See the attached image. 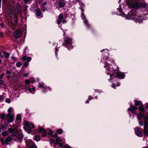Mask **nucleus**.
Instances as JSON below:
<instances>
[{
	"label": "nucleus",
	"instance_id": "f257e3e1",
	"mask_svg": "<svg viewBox=\"0 0 148 148\" xmlns=\"http://www.w3.org/2000/svg\"><path fill=\"white\" fill-rule=\"evenodd\" d=\"M106 67L107 68V70L109 71L110 75H113L115 77H117L118 78L120 79H123L125 76V75L124 74L122 73H119L118 71V67L116 66H115L116 67L115 69L114 68L112 67V73H110V65L107 63L106 65Z\"/></svg>",
	"mask_w": 148,
	"mask_h": 148
},
{
	"label": "nucleus",
	"instance_id": "f03ea898",
	"mask_svg": "<svg viewBox=\"0 0 148 148\" xmlns=\"http://www.w3.org/2000/svg\"><path fill=\"white\" fill-rule=\"evenodd\" d=\"M6 18L10 19L11 23L13 25H16L17 22V16L14 12H12L8 14Z\"/></svg>",
	"mask_w": 148,
	"mask_h": 148
},
{
	"label": "nucleus",
	"instance_id": "7ed1b4c3",
	"mask_svg": "<svg viewBox=\"0 0 148 148\" xmlns=\"http://www.w3.org/2000/svg\"><path fill=\"white\" fill-rule=\"evenodd\" d=\"M132 18L134 19L135 21L141 23L143 21V18L140 16H139V14L138 13L133 14L132 15Z\"/></svg>",
	"mask_w": 148,
	"mask_h": 148
},
{
	"label": "nucleus",
	"instance_id": "20e7f679",
	"mask_svg": "<svg viewBox=\"0 0 148 148\" xmlns=\"http://www.w3.org/2000/svg\"><path fill=\"white\" fill-rule=\"evenodd\" d=\"M129 6L130 8L133 7L135 8H137L138 5L135 1L134 0H129L127 1Z\"/></svg>",
	"mask_w": 148,
	"mask_h": 148
},
{
	"label": "nucleus",
	"instance_id": "39448f33",
	"mask_svg": "<svg viewBox=\"0 0 148 148\" xmlns=\"http://www.w3.org/2000/svg\"><path fill=\"white\" fill-rule=\"evenodd\" d=\"M24 125L25 126L23 127V128L26 130V127H28L29 129H32L34 127V126L32 124L29 123L28 121H24Z\"/></svg>",
	"mask_w": 148,
	"mask_h": 148
},
{
	"label": "nucleus",
	"instance_id": "423d86ee",
	"mask_svg": "<svg viewBox=\"0 0 148 148\" xmlns=\"http://www.w3.org/2000/svg\"><path fill=\"white\" fill-rule=\"evenodd\" d=\"M22 33V31L19 29H17L14 33V36L16 38L20 37Z\"/></svg>",
	"mask_w": 148,
	"mask_h": 148
},
{
	"label": "nucleus",
	"instance_id": "0eeeda50",
	"mask_svg": "<svg viewBox=\"0 0 148 148\" xmlns=\"http://www.w3.org/2000/svg\"><path fill=\"white\" fill-rule=\"evenodd\" d=\"M6 119L8 120L9 123H11L13 121L14 117L11 114H8L6 116Z\"/></svg>",
	"mask_w": 148,
	"mask_h": 148
},
{
	"label": "nucleus",
	"instance_id": "6e6552de",
	"mask_svg": "<svg viewBox=\"0 0 148 148\" xmlns=\"http://www.w3.org/2000/svg\"><path fill=\"white\" fill-rule=\"evenodd\" d=\"M72 42L71 39L68 37H66L64 40V43L63 44L64 46H66L67 45H71Z\"/></svg>",
	"mask_w": 148,
	"mask_h": 148
},
{
	"label": "nucleus",
	"instance_id": "1a4fd4ad",
	"mask_svg": "<svg viewBox=\"0 0 148 148\" xmlns=\"http://www.w3.org/2000/svg\"><path fill=\"white\" fill-rule=\"evenodd\" d=\"M8 131L9 133H11L13 136H15L17 134V131L16 128L14 129L10 128Z\"/></svg>",
	"mask_w": 148,
	"mask_h": 148
},
{
	"label": "nucleus",
	"instance_id": "9d476101",
	"mask_svg": "<svg viewBox=\"0 0 148 148\" xmlns=\"http://www.w3.org/2000/svg\"><path fill=\"white\" fill-rule=\"evenodd\" d=\"M12 139V138L11 137H8L5 140V144L6 145H8L9 144V143L11 141Z\"/></svg>",
	"mask_w": 148,
	"mask_h": 148
},
{
	"label": "nucleus",
	"instance_id": "9b49d317",
	"mask_svg": "<svg viewBox=\"0 0 148 148\" xmlns=\"http://www.w3.org/2000/svg\"><path fill=\"white\" fill-rule=\"evenodd\" d=\"M65 3L63 1H59L58 3V5L60 8H62L64 7L65 5Z\"/></svg>",
	"mask_w": 148,
	"mask_h": 148
},
{
	"label": "nucleus",
	"instance_id": "f8f14e48",
	"mask_svg": "<svg viewBox=\"0 0 148 148\" xmlns=\"http://www.w3.org/2000/svg\"><path fill=\"white\" fill-rule=\"evenodd\" d=\"M144 132L145 134L148 136V126L144 127Z\"/></svg>",
	"mask_w": 148,
	"mask_h": 148
},
{
	"label": "nucleus",
	"instance_id": "ddd939ff",
	"mask_svg": "<svg viewBox=\"0 0 148 148\" xmlns=\"http://www.w3.org/2000/svg\"><path fill=\"white\" fill-rule=\"evenodd\" d=\"M135 132L136 134H137L138 136H140L141 135V133L139 131L138 129L136 128L135 129Z\"/></svg>",
	"mask_w": 148,
	"mask_h": 148
},
{
	"label": "nucleus",
	"instance_id": "4468645a",
	"mask_svg": "<svg viewBox=\"0 0 148 148\" xmlns=\"http://www.w3.org/2000/svg\"><path fill=\"white\" fill-rule=\"evenodd\" d=\"M36 15L38 16H40L41 14V12L39 9L36 10Z\"/></svg>",
	"mask_w": 148,
	"mask_h": 148
},
{
	"label": "nucleus",
	"instance_id": "2eb2a0df",
	"mask_svg": "<svg viewBox=\"0 0 148 148\" xmlns=\"http://www.w3.org/2000/svg\"><path fill=\"white\" fill-rule=\"evenodd\" d=\"M135 105L136 106H138L141 104V103L139 101L135 100L134 101Z\"/></svg>",
	"mask_w": 148,
	"mask_h": 148
},
{
	"label": "nucleus",
	"instance_id": "dca6fc26",
	"mask_svg": "<svg viewBox=\"0 0 148 148\" xmlns=\"http://www.w3.org/2000/svg\"><path fill=\"white\" fill-rule=\"evenodd\" d=\"M34 140L36 141H39L40 140V136L37 135L35 136Z\"/></svg>",
	"mask_w": 148,
	"mask_h": 148
},
{
	"label": "nucleus",
	"instance_id": "f3484780",
	"mask_svg": "<svg viewBox=\"0 0 148 148\" xmlns=\"http://www.w3.org/2000/svg\"><path fill=\"white\" fill-rule=\"evenodd\" d=\"M56 141L57 143H60L62 141V139L60 138L57 137L56 139Z\"/></svg>",
	"mask_w": 148,
	"mask_h": 148
},
{
	"label": "nucleus",
	"instance_id": "a211bd4d",
	"mask_svg": "<svg viewBox=\"0 0 148 148\" xmlns=\"http://www.w3.org/2000/svg\"><path fill=\"white\" fill-rule=\"evenodd\" d=\"M3 53L5 55V57L6 58H8L9 56L10 55L9 53H8L5 52H3Z\"/></svg>",
	"mask_w": 148,
	"mask_h": 148
},
{
	"label": "nucleus",
	"instance_id": "6ab92c4d",
	"mask_svg": "<svg viewBox=\"0 0 148 148\" xmlns=\"http://www.w3.org/2000/svg\"><path fill=\"white\" fill-rule=\"evenodd\" d=\"M57 132L59 134H61L62 133V130L61 129H59L56 130Z\"/></svg>",
	"mask_w": 148,
	"mask_h": 148
},
{
	"label": "nucleus",
	"instance_id": "aec40b11",
	"mask_svg": "<svg viewBox=\"0 0 148 148\" xmlns=\"http://www.w3.org/2000/svg\"><path fill=\"white\" fill-rule=\"evenodd\" d=\"M0 118L2 119H4L5 116V114L3 113H1L0 115Z\"/></svg>",
	"mask_w": 148,
	"mask_h": 148
},
{
	"label": "nucleus",
	"instance_id": "412c9836",
	"mask_svg": "<svg viewBox=\"0 0 148 148\" xmlns=\"http://www.w3.org/2000/svg\"><path fill=\"white\" fill-rule=\"evenodd\" d=\"M137 117L138 119H141L142 118V115L140 113H139L137 115Z\"/></svg>",
	"mask_w": 148,
	"mask_h": 148
},
{
	"label": "nucleus",
	"instance_id": "4be33fe9",
	"mask_svg": "<svg viewBox=\"0 0 148 148\" xmlns=\"http://www.w3.org/2000/svg\"><path fill=\"white\" fill-rule=\"evenodd\" d=\"M21 64L20 62H18L16 64V66L18 67H20L21 66Z\"/></svg>",
	"mask_w": 148,
	"mask_h": 148
},
{
	"label": "nucleus",
	"instance_id": "5701e85b",
	"mask_svg": "<svg viewBox=\"0 0 148 148\" xmlns=\"http://www.w3.org/2000/svg\"><path fill=\"white\" fill-rule=\"evenodd\" d=\"M12 108H10L8 110V114H11V113L12 112Z\"/></svg>",
	"mask_w": 148,
	"mask_h": 148
},
{
	"label": "nucleus",
	"instance_id": "b1692460",
	"mask_svg": "<svg viewBox=\"0 0 148 148\" xmlns=\"http://www.w3.org/2000/svg\"><path fill=\"white\" fill-rule=\"evenodd\" d=\"M45 131V130H44V129L42 128H39V132L42 133L43 132H44V131Z\"/></svg>",
	"mask_w": 148,
	"mask_h": 148
},
{
	"label": "nucleus",
	"instance_id": "393cba45",
	"mask_svg": "<svg viewBox=\"0 0 148 148\" xmlns=\"http://www.w3.org/2000/svg\"><path fill=\"white\" fill-rule=\"evenodd\" d=\"M17 138L19 140H20L23 138V137L22 135H19L17 136Z\"/></svg>",
	"mask_w": 148,
	"mask_h": 148
},
{
	"label": "nucleus",
	"instance_id": "a878e982",
	"mask_svg": "<svg viewBox=\"0 0 148 148\" xmlns=\"http://www.w3.org/2000/svg\"><path fill=\"white\" fill-rule=\"evenodd\" d=\"M39 88H43L44 87V86L43 85V83H39Z\"/></svg>",
	"mask_w": 148,
	"mask_h": 148
},
{
	"label": "nucleus",
	"instance_id": "bb28decb",
	"mask_svg": "<svg viewBox=\"0 0 148 148\" xmlns=\"http://www.w3.org/2000/svg\"><path fill=\"white\" fill-rule=\"evenodd\" d=\"M27 58V56H24L22 58V60L23 61H25L26 60Z\"/></svg>",
	"mask_w": 148,
	"mask_h": 148
},
{
	"label": "nucleus",
	"instance_id": "cd10ccee",
	"mask_svg": "<svg viewBox=\"0 0 148 148\" xmlns=\"http://www.w3.org/2000/svg\"><path fill=\"white\" fill-rule=\"evenodd\" d=\"M25 83L27 84H29L30 83V81L29 79H27L25 81Z\"/></svg>",
	"mask_w": 148,
	"mask_h": 148
},
{
	"label": "nucleus",
	"instance_id": "c85d7f7f",
	"mask_svg": "<svg viewBox=\"0 0 148 148\" xmlns=\"http://www.w3.org/2000/svg\"><path fill=\"white\" fill-rule=\"evenodd\" d=\"M144 126L145 127L148 126V122L147 121H145Z\"/></svg>",
	"mask_w": 148,
	"mask_h": 148
},
{
	"label": "nucleus",
	"instance_id": "c756f323",
	"mask_svg": "<svg viewBox=\"0 0 148 148\" xmlns=\"http://www.w3.org/2000/svg\"><path fill=\"white\" fill-rule=\"evenodd\" d=\"M53 133L51 129H49V132L48 133V134L49 135H51Z\"/></svg>",
	"mask_w": 148,
	"mask_h": 148
},
{
	"label": "nucleus",
	"instance_id": "7c9ffc66",
	"mask_svg": "<svg viewBox=\"0 0 148 148\" xmlns=\"http://www.w3.org/2000/svg\"><path fill=\"white\" fill-rule=\"evenodd\" d=\"M42 136L44 137L45 136H46L47 133L46 131H44V132H43L42 133Z\"/></svg>",
	"mask_w": 148,
	"mask_h": 148
},
{
	"label": "nucleus",
	"instance_id": "2f4dec72",
	"mask_svg": "<svg viewBox=\"0 0 148 148\" xmlns=\"http://www.w3.org/2000/svg\"><path fill=\"white\" fill-rule=\"evenodd\" d=\"M63 16L62 14H60L58 16V18L60 19H62L63 18Z\"/></svg>",
	"mask_w": 148,
	"mask_h": 148
},
{
	"label": "nucleus",
	"instance_id": "473e14b6",
	"mask_svg": "<svg viewBox=\"0 0 148 148\" xmlns=\"http://www.w3.org/2000/svg\"><path fill=\"white\" fill-rule=\"evenodd\" d=\"M21 119V116L20 115H17L16 116V119L17 120H20Z\"/></svg>",
	"mask_w": 148,
	"mask_h": 148
},
{
	"label": "nucleus",
	"instance_id": "72a5a7b5",
	"mask_svg": "<svg viewBox=\"0 0 148 148\" xmlns=\"http://www.w3.org/2000/svg\"><path fill=\"white\" fill-rule=\"evenodd\" d=\"M31 58L30 57H27L26 60L28 62H29L31 60Z\"/></svg>",
	"mask_w": 148,
	"mask_h": 148
},
{
	"label": "nucleus",
	"instance_id": "f704fd0d",
	"mask_svg": "<svg viewBox=\"0 0 148 148\" xmlns=\"http://www.w3.org/2000/svg\"><path fill=\"white\" fill-rule=\"evenodd\" d=\"M3 134L4 135H8V132H6V131H5L3 132Z\"/></svg>",
	"mask_w": 148,
	"mask_h": 148
},
{
	"label": "nucleus",
	"instance_id": "c9c22d12",
	"mask_svg": "<svg viewBox=\"0 0 148 148\" xmlns=\"http://www.w3.org/2000/svg\"><path fill=\"white\" fill-rule=\"evenodd\" d=\"M58 136V134L56 133H55L52 136V137L53 138H56Z\"/></svg>",
	"mask_w": 148,
	"mask_h": 148
},
{
	"label": "nucleus",
	"instance_id": "e433bc0d",
	"mask_svg": "<svg viewBox=\"0 0 148 148\" xmlns=\"http://www.w3.org/2000/svg\"><path fill=\"white\" fill-rule=\"evenodd\" d=\"M1 140L2 144L3 145L4 144H5V141H4V140L3 138H1Z\"/></svg>",
	"mask_w": 148,
	"mask_h": 148
},
{
	"label": "nucleus",
	"instance_id": "4c0bfd02",
	"mask_svg": "<svg viewBox=\"0 0 148 148\" xmlns=\"http://www.w3.org/2000/svg\"><path fill=\"white\" fill-rule=\"evenodd\" d=\"M132 110H137L138 109V108L137 107H136L135 106H132Z\"/></svg>",
	"mask_w": 148,
	"mask_h": 148
},
{
	"label": "nucleus",
	"instance_id": "58836bf2",
	"mask_svg": "<svg viewBox=\"0 0 148 148\" xmlns=\"http://www.w3.org/2000/svg\"><path fill=\"white\" fill-rule=\"evenodd\" d=\"M11 71H10L7 70L6 72V73L7 74H11Z\"/></svg>",
	"mask_w": 148,
	"mask_h": 148
},
{
	"label": "nucleus",
	"instance_id": "ea45409f",
	"mask_svg": "<svg viewBox=\"0 0 148 148\" xmlns=\"http://www.w3.org/2000/svg\"><path fill=\"white\" fill-rule=\"evenodd\" d=\"M140 110L141 111H143L144 110V108L142 107H140L139 108Z\"/></svg>",
	"mask_w": 148,
	"mask_h": 148
},
{
	"label": "nucleus",
	"instance_id": "a19ab883",
	"mask_svg": "<svg viewBox=\"0 0 148 148\" xmlns=\"http://www.w3.org/2000/svg\"><path fill=\"white\" fill-rule=\"evenodd\" d=\"M16 7L17 8V9H18V10H20V9H19V8H21V6L19 5H17L16 6Z\"/></svg>",
	"mask_w": 148,
	"mask_h": 148
},
{
	"label": "nucleus",
	"instance_id": "79ce46f5",
	"mask_svg": "<svg viewBox=\"0 0 148 148\" xmlns=\"http://www.w3.org/2000/svg\"><path fill=\"white\" fill-rule=\"evenodd\" d=\"M28 63L27 62H25L24 63V65L26 66H28Z\"/></svg>",
	"mask_w": 148,
	"mask_h": 148
},
{
	"label": "nucleus",
	"instance_id": "37998d69",
	"mask_svg": "<svg viewBox=\"0 0 148 148\" xmlns=\"http://www.w3.org/2000/svg\"><path fill=\"white\" fill-rule=\"evenodd\" d=\"M116 85H115L114 84H113L112 85V87L114 88V89H115V86Z\"/></svg>",
	"mask_w": 148,
	"mask_h": 148
},
{
	"label": "nucleus",
	"instance_id": "c03bdc74",
	"mask_svg": "<svg viewBox=\"0 0 148 148\" xmlns=\"http://www.w3.org/2000/svg\"><path fill=\"white\" fill-rule=\"evenodd\" d=\"M6 102L8 103H10V100L9 99H7L6 100Z\"/></svg>",
	"mask_w": 148,
	"mask_h": 148
},
{
	"label": "nucleus",
	"instance_id": "a18cd8bd",
	"mask_svg": "<svg viewBox=\"0 0 148 148\" xmlns=\"http://www.w3.org/2000/svg\"><path fill=\"white\" fill-rule=\"evenodd\" d=\"M54 140L53 139H51L50 140V142L51 144H52Z\"/></svg>",
	"mask_w": 148,
	"mask_h": 148
},
{
	"label": "nucleus",
	"instance_id": "49530a36",
	"mask_svg": "<svg viewBox=\"0 0 148 148\" xmlns=\"http://www.w3.org/2000/svg\"><path fill=\"white\" fill-rule=\"evenodd\" d=\"M64 147L65 148H71V147L69 146V145H64Z\"/></svg>",
	"mask_w": 148,
	"mask_h": 148
},
{
	"label": "nucleus",
	"instance_id": "de8ad7c7",
	"mask_svg": "<svg viewBox=\"0 0 148 148\" xmlns=\"http://www.w3.org/2000/svg\"><path fill=\"white\" fill-rule=\"evenodd\" d=\"M0 37H3V35L2 33L1 32H0Z\"/></svg>",
	"mask_w": 148,
	"mask_h": 148
},
{
	"label": "nucleus",
	"instance_id": "09e8293b",
	"mask_svg": "<svg viewBox=\"0 0 148 148\" xmlns=\"http://www.w3.org/2000/svg\"><path fill=\"white\" fill-rule=\"evenodd\" d=\"M128 111H132V107L131 108H128Z\"/></svg>",
	"mask_w": 148,
	"mask_h": 148
},
{
	"label": "nucleus",
	"instance_id": "8fccbe9b",
	"mask_svg": "<svg viewBox=\"0 0 148 148\" xmlns=\"http://www.w3.org/2000/svg\"><path fill=\"white\" fill-rule=\"evenodd\" d=\"M120 83L119 82H118L116 84V86H120Z\"/></svg>",
	"mask_w": 148,
	"mask_h": 148
},
{
	"label": "nucleus",
	"instance_id": "3c124183",
	"mask_svg": "<svg viewBox=\"0 0 148 148\" xmlns=\"http://www.w3.org/2000/svg\"><path fill=\"white\" fill-rule=\"evenodd\" d=\"M61 21L59 20H58L57 21V23L58 24H60L61 23Z\"/></svg>",
	"mask_w": 148,
	"mask_h": 148
},
{
	"label": "nucleus",
	"instance_id": "603ef678",
	"mask_svg": "<svg viewBox=\"0 0 148 148\" xmlns=\"http://www.w3.org/2000/svg\"><path fill=\"white\" fill-rule=\"evenodd\" d=\"M28 73H27L24 74L23 75V76H24V77H27V76H28Z\"/></svg>",
	"mask_w": 148,
	"mask_h": 148
},
{
	"label": "nucleus",
	"instance_id": "864d4df0",
	"mask_svg": "<svg viewBox=\"0 0 148 148\" xmlns=\"http://www.w3.org/2000/svg\"><path fill=\"white\" fill-rule=\"evenodd\" d=\"M3 83V82L2 80H0V85L2 84Z\"/></svg>",
	"mask_w": 148,
	"mask_h": 148
},
{
	"label": "nucleus",
	"instance_id": "5fc2aeb1",
	"mask_svg": "<svg viewBox=\"0 0 148 148\" xmlns=\"http://www.w3.org/2000/svg\"><path fill=\"white\" fill-rule=\"evenodd\" d=\"M92 99V97L91 96H89L88 97V99L89 100H91Z\"/></svg>",
	"mask_w": 148,
	"mask_h": 148
},
{
	"label": "nucleus",
	"instance_id": "6e6d98bb",
	"mask_svg": "<svg viewBox=\"0 0 148 148\" xmlns=\"http://www.w3.org/2000/svg\"><path fill=\"white\" fill-rule=\"evenodd\" d=\"M4 74H2L1 75H0V78L1 79L2 78L4 75Z\"/></svg>",
	"mask_w": 148,
	"mask_h": 148
},
{
	"label": "nucleus",
	"instance_id": "4d7b16f0",
	"mask_svg": "<svg viewBox=\"0 0 148 148\" xmlns=\"http://www.w3.org/2000/svg\"><path fill=\"white\" fill-rule=\"evenodd\" d=\"M30 148H37V147L33 145L31 146Z\"/></svg>",
	"mask_w": 148,
	"mask_h": 148
},
{
	"label": "nucleus",
	"instance_id": "13d9d810",
	"mask_svg": "<svg viewBox=\"0 0 148 148\" xmlns=\"http://www.w3.org/2000/svg\"><path fill=\"white\" fill-rule=\"evenodd\" d=\"M58 143L59 144V146L61 147L62 145L63 144L62 143Z\"/></svg>",
	"mask_w": 148,
	"mask_h": 148
},
{
	"label": "nucleus",
	"instance_id": "bf43d9fd",
	"mask_svg": "<svg viewBox=\"0 0 148 148\" xmlns=\"http://www.w3.org/2000/svg\"><path fill=\"white\" fill-rule=\"evenodd\" d=\"M25 3H27L29 1V0H24Z\"/></svg>",
	"mask_w": 148,
	"mask_h": 148
},
{
	"label": "nucleus",
	"instance_id": "052dcab7",
	"mask_svg": "<svg viewBox=\"0 0 148 148\" xmlns=\"http://www.w3.org/2000/svg\"><path fill=\"white\" fill-rule=\"evenodd\" d=\"M0 25L1 26V27H3L4 26V24L3 23H1L0 24Z\"/></svg>",
	"mask_w": 148,
	"mask_h": 148
},
{
	"label": "nucleus",
	"instance_id": "680f3d73",
	"mask_svg": "<svg viewBox=\"0 0 148 148\" xmlns=\"http://www.w3.org/2000/svg\"><path fill=\"white\" fill-rule=\"evenodd\" d=\"M66 20L65 19H64L62 21V23H64L66 22Z\"/></svg>",
	"mask_w": 148,
	"mask_h": 148
},
{
	"label": "nucleus",
	"instance_id": "e2e57ef3",
	"mask_svg": "<svg viewBox=\"0 0 148 148\" xmlns=\"http://www.w3.org/2000/svg\"><path fill=\"white\" fill-rule=\"evenodd\" d=\"M3 97L2 96H0V100L3 99Z\"/></svg>",
	"mask_w": 148,
	"mask_h": 148
},
{
	"label": "nucleus",
	"instance_id": "0e129e2a",
	"mask_svg": "<svg viewBox=\"0 0 148 148\" xmlns=\"http://www.w3.org/2000/svg\"><path fill=\"white\" fill-rule=\"evenodd\" d=\"M145 119H146L148 120V115L147 116H146L145 117Z\"/></svg>",
	"mask_w": 148,
	"mask_h": 148
},
{
	"label": "nucleus",
	"instance_id": "69168bd1",
	"mask_svg": "<svg viewBox=\"0 0 148 148\" xmlns=\"http://www.w3.org/2000/svg\"><path fill=\"white\" fill-rule=\"evenodd\" d=\"M29 91H30V92H32V90H31V88H29L28 89Z\"/></svg>",
	"mask_w": 148,
	"mask_h": 148
},
{
	"label": "nucleus",
	"instance_id": "338daca9",
	"mask_svg": "<svg viewBox=\"0 0 148 148\" xmlns=\"http://www.w3.org/2000/svg\"><path fill=\"white\" fill-rule=\"evenodd\" d=\"M10 77V75H7V77L8 78H9Z\"/></svg>",
	"mask_w": 148,
	"mask_h": 148
},
{
	"label": "nucleus",
	"instance_id": "774afa93",
	"mask_svg": "<svg viewBox=\"0 0 148 148\" xmlns=\"http://www.w3.org/2000/svg\"><path fill=\"white\" fill-rule=\"evenodd\" d=\"M146 107L148 109V104L146 106Z\"/></svg>",
	"mask_w": 148,
	"mask_h": 148
}]
</instances>
